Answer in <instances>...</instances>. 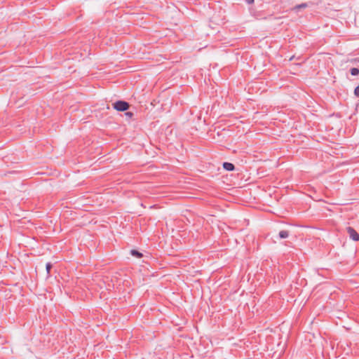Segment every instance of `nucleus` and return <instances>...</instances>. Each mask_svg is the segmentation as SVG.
<instances>
[{
    "label": "nucleus",
    "instance_id": "1",
    "mask_svg": "<svg viewBox=\"0 0 359 359\" xmlns=\"http://www.w3.org/2000/svg\"><path fill=\"white\" fill-rule=\"evenodd\" d=\"M114 108L119 111H125L128 109L129 104L126 101L119 100L113 104Z\"/></svg>",
    "mask_w": 359,
    "mask_h": 359
},
{
    "label": "nucleus",
    "instance_id": "8",
    "mask_svg": "<svg viewBox=\"0 0 359 359\" xmlns=\"http://www.w3.org/2000/svg\"><path fill=\"white\" fill-rule=\"evenodd\" d=\"M354 95L356 97H359V85L354 90Z\"/></svg>",
    "mask_w": 359,
    "mask_h": 359
},
{
    "label": "nucleus",
    "instance_id": "4",
    "mask_svg": "<svg viewBox=\"0 0 359 359\" xmlns=\"http://www.w3.org/2000/svg\"><path fill=\"white\" fill-rule=\"evenodd\" d=\"M289 236V232L287 231H280L279 232V238H286Z\"/></svg>",
    "mask_w": 359,
    "mask_h": 359
},
{
    "label": "nucleus",
    "instance_id": "3",
    "mask_svg": "<svg viewBox=\"0 0 359 359\" xmlns=\"http://www.w3.org/2000/svg\"><path fill=\"white\" fill-rule=\"evenodd\" d=\"M223 168L228 171H232L235 169L234 165L233 163H229V162L224 163Z\"/></svg>",
    "mask_w": 359,
    "mask_h": 359
},
{
    "label": "nucleus",
    "instance_id": "2",
    "mask_svg": "<svg viewBox=\"0 0 359 359\" xmlns=\"http://www.w3.org/2000/svg\"><path fill=\"white\" fill-rule=\"evenodd\" d=\"M346 231L352 240L355 241H359V234L355 231V230L353 228L348 226L346 228Z\"/></svg>",
    "mask_w": 359,
    "mask_h": 359
},
{
    "label": "nucleus",
    "instance_id": "6",
    "mask_svg": "<svg viewBox=\"0 0 359 359\" xmlns=\"http://www.w3.org/2000/svg\"><path fill=\"white\" fill-rule=\"evenodd\" d=\"M351 74L353 76H357L359 74V69L358 68L353 67L350 70Z\"/></svg>",
    "mask_w": 359,
    "mask_h": 359
},
{
    "label": "nucleus",
    "instance_id": "10",
    "mask_svg": "<svg viewBox=\"0 0 359 359\" xmlns=\"http://www.w3.org/2000/svg\"><path fill=\"white\" fill-rule=\"evenodd\" d=\"M306 6V4H302L297 6V8H305Z\"/></svg>",
    "mask_w": 359,
    "mask_h": 359
},
{
    "label": "nucleus",
    "instance_id": "9",
    "mask_svg": "<svg viewBox=\"0 0 359 359\" xmlns=\"http://www.w3.org/2000/svg\"><path fill=\"white\" fill-rule=\"evenodd\" d=\"M126 115L127 116L131 117L133 115V114L132 112H130V111H128V112L126 113Z\"/></svg>",
    "mask_w": 359,
    "mask_h": 359
},
{
    "label": "nucleus",
    "instance_id": "7",
    "mask_svg": "<svg viewBox=\"0 0 359 359\" xmlns=\"http://www.w3.org/2000/svg\"><path fill=\"white\" fill-rule=\"evenodd\" d=\"M52 264L48 262L46 264V271H47V273L49 274L50 273V269L52 268Z\"/></svg>",
    "mask_w": 359,
    "mask_h": 359
},
{
    "label": "nucleus",
    "instance_id": "5",
    "mask_svg": "<svg viewBox=\"0 0 359 359\" xmlns=\"http://www.w3.org/2000/svg\"><path fill=\"white\" fill-rule=\"evenodd\" d=\"M130 254L133 256L136 257L137 258H141L143 256L141 252H140L139 251H137L136 250H132L130 251Z\"/></svg>",
    "mask_w": 359,
    "mask_h": 359
},
{
    "label": "nucleus",
    "instance_id": "11",
    "mask_svg": "<svg viewBox=\"0 0 359 359\" xmlns=\"http://www.w3.org/2000/svg\"><path fill=\"white\" fill-rule=\"evenodd\" d=\"M248 4H252L254 2V0H246Z\"/></svg>",
    "mask_w": 359,
    "mask_h": 359
}]
</instances>
